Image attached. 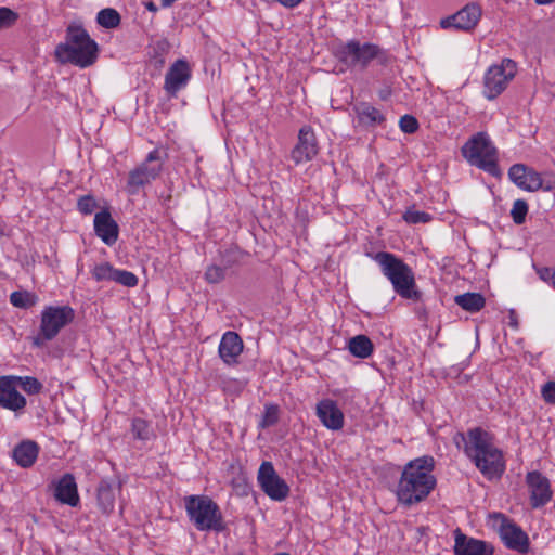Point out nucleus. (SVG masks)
Wrapping results in <instances>:
<instances>
[{"label": "nucleus", "mask_w": 555, "mask_h": 555, "mask_svg": "<svg viewBox=\"0 0 555 555\" xmlns=\"http://www.w3.org/2000/svg\"><path fill=\"white\" fill-rule=\"evenodd\" d=\"M279 422V406L275 404H267L262 414L259 426L261 428H268L275 425Z\"/></svg>", "instance_id": "f704fd0d"}, {"label": "nucleus", "mask_w": 555, "mask_h": 555, "mask_svg": "<svg viewBox=\"0 0 555 555\" xmlns=\"http://www.w3.org/2000/svg\"><path fill=\"white\" fill-rule=\"evenodd\" d=\"M358 121L364 127H375L385 121L384 115L374 106L367 103H360L354 107Z\"/></svg>", "instance_id": "393cba45"}, {"label": "nucleus", "mask_w": 555, "mask_h": 555, "mask_svg": "<svg viewBox=\"0 0 555 555\" xmlns=\"http://www.w3.org/2000/svg\"><path fill=\"white\" fill-rule=\"evenodd\" d=\"M18 20V14L7 7L0 8V29L13 26Z\"/></svg>", "instance_id": "a19ab883"}, {"label": "nucleus", "mask_w": 555, "mask_h": 555, "mask_svg": "<svg viewBox=\"0 0 555 555\" xmlns=\"http://www.w3.org/2000/svg\"><path fill=\"white\" fill-rule=\"evenodd\" d=\"M96 22L104 28L112 29L120 24V14L112 8H106L98 13Z\"/></svg>", "instance_id": "2f4dec72"}, {"label": "nucleus", "mask_w": 555, "mask_h": 555, "mask_svg": "<svg viewBox=\"0 0 555 555\" xmlns=\"http://www.w3.org/2000/svg\"><path fill=\"white\" fill-rule=\"evenodd\" d=\"M38 444L34 441H23L13 450V457L22 467H30L38 456Z\"/></svg>", "instance_id": "b1692460"}, {"label": "nucleus", "mask_w": 555, "mask_h": 555, "mask_svg": "<svg viewBox=\"0 0 555 555\" xmlns=\"http://www.w3.org/2000/svg\"><path fill=\"white\" fill-rule=\"evenodd\" d=\"M98 504L104 514H109L115 507V492L112 483L101 480L98 486Z\"/></svg>", "instance_id": "a878e982"}, {"label": "nucleus", "mask_w": 555, "mask_h": 555, "mask_svg": "<svg viewBox=\"0 0 555 555\" xmlns=\"http://www.w3.org/2000/svg\"><path fill=\"white\" fill-rule=\"evenodd\" d=\"M455 555H493V547L486 541L467 537L460 529L455 530Z\"/></svg>", "instance_id": "6ab92c4d"}, {"label": "nucleus", "mask_w": 555, "mask_h": 555, "mask_svg": "<svg viewBox=\"0 0 555 555\" xmlns=\"http://www.w3.org/2000/svg\"><path fill=\"white\" fill-rule=\"evenodd\" d=\"M153 49L155 55H164L168 50V43L166 41H158Z\"/></svg>", "instance_id": "a18cd8bd"}, {"label": "nucleus", "mask_w": 555, "mask_h": 555, "mask_svg": "<svg viewBox=\"0 0 555 555\" xmlns=\"http://www.w3.org/2000/svg\"><path fill=\"white\" fill-rule=\"evenodd\" d=\"M258 482L262 491L274 501H283L289 493L287 483L276 474L271 462H263L258 470Z\"/></svg>", "instance_id": "9b49d317"}, {"label": "nucleus", "mask_w": 555, "mask_h": 555, "mask_svg": "<svg viewBox=\"0 0 555 555\" xmlns=\"http://www.w3.org/2000/svg\"><path fill=\"white\" fill-rule=\"evenodd\" d=\"M225 275L227 270L221 264H211L205 271V280L210 284L220 283Z\"/></svg>", "instance_id": "58836bf2"}, {"label": "nucleus", "mask_w": 555, "mask_h": 555, "mask_svg": "<svg viewBox=\"0 0 555 555\" xmlns=\"http://www.w3.org/2000/svg\"><path fill=\"white\" fill-rule=\"evenodd\" d=\"M114 282L126 287H135L139 283V279L134 273L130 271L116 269L114 274Z\"/></svg>", "instance_id": "e433bc0d"}, {"label": "nucleus", "mask_w": 555, "mask_h": 555, "mask_svg": "<svg viewBox=\"0 0 555 555\" xmlns=\"http://www.w3.org/2000/svg\"><path fill=\"white\" fill-rule=\"evenodd\" d=\"M508 178L518 188L528 192H535L543 189L541 175L524 164H514L511 166L508 169ZM544 190L550 191L551 186L548 185L544 188Z\"/></svg>", "instance_id": "dca6fc26"}, {"label": "nucleus", "mask_w": 555, "mask_h": 555, "mask_svg": "<svg viewBox=\"0 0 555 555\" xmlns=\"http://www.w3.org/2000/svg\"><path fill=\"white\" fill-rule=\"evenodd\" d=\"M115 268L109 262L96 264L92 270V276L95 281H114Z\"/></svg>", "instance_id": "72a5a7b5"}, {"label": "nucleus", "mask_w": 555, "mask_h": 555, "mask_svg": "<svg viewBox=\"0 0 555 555\" xmlns=\"http://www.w3.org/2000/svg\"><path fill=\"white\" fill-rule=\"evenodd\" d=\"M461 152L469 165L486 171L492 177L501 176L498 164L499 152L487 132H477L470 137L462 146Z\"/></svg>", "instance_id": "39448f33"}, {"label": "nucleus", "mask_w": 555, "mask_h": 555, "mask_svg": "<svg viewBox=\"0 0 555 555\" xmlns=\"http://www.w3.org/2000/svg\"><path fill=\"white\" fill-rule=\"evenodd\" d=\"M130 431L132 434L133 439L141 441H147L153 436V429L151 428L150 423L140 417H134L131 421Z\"/></svg>", "instance_id": "c756f323"}, {"label": "nucleus", "mask_w": 555, "mask_h": 555, "mask_svg": "<svg viewBox=\"0 0 555 555\" xmlns=\"http://www.w3.org/2000/svg\"><path fill=\"white\" fill-rule=\"evenodd\" d=\"M176 0H162V5L164 8L170 7Z\"/></svg>", "instance_id": "09e8293b"}, {"label": "nucleus", "mask_w": 555, "mask_h": 555, "mask_svg": "<svg viewBox=\"0 0 555 555\" xmlns=\"http://www.w3.org/2000/svg\"><path fill=\"white\" fill-rule=\"evenodd\" d=\"M554 0H535V2L538 4H550L552 3Z\"/></svg>", "instance_id": "8fccbe9b"}, {"label": "nucleus", "mask_w": 555, "mask_h": 555, "mask_svg": "<svg viewBox=\"0 0 555 555\" xmlns=\"http://www.w3.org/2000/svg\"><path fill=\"white\" fill-rule=\"evenodd\" d=\"M26 405L27 400L16 389L13 375L0 376V406L18 415Z\"/></svg>", "instance_id": "f3484780"}, {"label": "nucleus", "mask_w": 555, "mask_h": 555, "mask_svg": "<svg viewBox=\"0 0 555 555\" xmlns=\"http://www.w3.org/2000/svg\"><path fill=\"white\" fill-rule=\"evenodd\" d=\"M220 256V264L228 270L240 263L242 259V251L237 247H232L222 251Z\"/></svg>", "instance_id": "473e14b6"}, {"label": "nucleus", "mask_w": 555, "mask_h": 555, "mask_svg": "<svg viewBox=\"0 0 555 555\" xmlns=\"http://www.w3.org/2000/svg\"><path fill=\"white\" fill-rule=\"evenodd\" d=\"M94 232L108 246L114 245L119 235V227L112 218L108 209H103L94 216Z\"/></svg>", "instance_id": "412c9836"}, {"label": "nucleus", "mask_w": 555, "mask_h": 555, "mask_svg": "<svg viewBox=\"0 0 555 555\" xmlns=\"http://www.w3.org/2000/svg\"><path fill=\"white\" fill-rule=\"evenodd\" d=\"M528 204L525 199H516L511 210V216L515 224H522L528 214Z\"/></svg>", "instance_id": "c9c22d12"}, {"label": "nucleus", "mask_w": 555, "mask_h": 555, "mask_svg": "<svg viewBox=\"0 0 555 555\" xmlns=\"http://www.w3.org/2000/svg\"><path fill=\"white\" fill-rule=\"evenodd\" d=\"M315 414L327 429L339 430L344 427V413L332 399H323L318 402Z\"/></svg>", "instance_id": "aec40b11"}, {"label": "nucleus", "mask_w": 555, "mask_h": 555, "mask_svg": "<svg viewBox=\"0 0 555 555\" xmlns=\"http://www.w3.org/2000/svg\"><path fill=\"white\" fill-rule=\"evenodd\" d=\"M192 77V70L189 63L183 60H177L165 75L164 90L169 96H177L178 92L186 87Z\"/></svg>", "instance_id": "4468645a"}, {"label": "nucleus", "mask_w": 555, "mask_h": 555, "mask_svg": "<svg viewBox=\"0 0 555 555\" xmlns=\"http://www.w3.org/2000/svg\"><path fill=\"white\" fill-rule=\"evenodd\" d=\"M502 521L499 528V534L504 545L520 554H527L530 542L527 533L515 522L500 515Z\"/></svg>", "instance_id": "ddd939ff"}, {"label": "nucleus", "mask_w": 555, "mask_h": 555, "mask_svg": "<svg viewBox=\"0 0 555 555\" xmlns=\"http://www.w3.org/2000/svg\"><path fill=\"white\" fill-rule=\"evenodd\" d=\"M435 459L423 455L408 462L401 473L396 495L398 502L405 507L424 501L437 485L433 475Z\"/></svg>", "instance_id": "f257e3e1"}, {"label": "nucleus", "mask_w": 555, "mask_h": 555, "mask_svg": "<svg viewBox=\"0 0 555 555\" xmlns=\"http://www.w3.org/2000/svg\"><path fill=\"white\" fill-rule=\"evenodd\" d=\"M184 501L188 517L198 531L225 530L220 507L212 499L207 495H190Z\"/></svg>", "instance_id": "423d86ee"}, {"label": "nucleus", "mask_w": 555, "mask_h": 555, "mask_svg": "<svg viewBox=\"0 0 555 555\" xmlns=\"http://www.w3.org/2000/svg\"><path fill=\"white\" fill-rule=\"evenodd\" d=\"M370 257L379 266L383 275L390 281L399 296L420 300L421 292L415 288L414 272L402 259L388 251L370 254Z\"/></svg>", "instance_id": "20e7f679"}, {"label": "nucleus", "mask_w": 555, "mask_h": 555, "mask_svg": "<svg viewBox=\"0 0 555 555\" xmlns=\"http://www.w3.org/2000/svg\"><path fill=\"white\" fill-rule=\"evenodd\" d=\"M154 60H155V65L157 67H163L164 66V64H165L164 55H154Z\"/></svg>", "instance_id": "49530a36"}, {"label": "nucleus", "mask_w": 555, "mask_h": 555, "mask_svg": "<svg viewBox=\"0 0 555 555\" xmlns=\"http://www.w3.org/2000/svg\"><path fill=\"white\" fill-rule=\"evenodd\" d=\"M454 301L462 309L470 313L480 311L486 305V299L480 293L470 292L456 295Z\"/></svg>", "instance_id": "bb28decb"}, {"label": "nucleus", "mask_w": 555, "mask_h": 555, "mask_svg": "<svg viewBox=\"0 0 555 555\" xmlns=\"http://www.w3.org/2000/svg\"><path fill=\"white\" fill-rule=\"evenodd\" d=\"M482 14L480 5L476 2L467 3L456 13L440 21L443 29L454 28L456 30L469 31L474 29Z\"/></svg>", "instance_id": "f8f14e48"}, {"label": "nucleus", "mask_w": 555, "mask_h": 555, "mask_svg": "<svg viewBox=\"0 0 555 555\" xmlns=\"http://www.w3.org/2000/svg\"><path fill=\"white\" fill-rule=\"evenodd\" d=\"M13 380L16 385V388L20 387L23 391L30 396L39 395L43 389L42 383L33 376L13 375Z\"/></svg>", "instance_id": "c85d7f7f"}, {"label": "nucleus", "mask_w": 555, "mask_h": 555, "mask_svg": "<svg viewBox=\"0 0 555 555\" xmlns=\"http://www.w3.org/2000/svg\"><path fill=\"white\" fill-rule=\"evenodd\" d=\"M526 482L530 492V504L533 508L546 505L553 495L547 477L538 470L529 472Z\"/></svg>", "instance_id": "2eb2a0df"}, {"label": "nucleus", "mask_w": 555, "mask_h": 555, "mask_svg": "<svg viewBox=\"0 0 555 555\" xmlns=\"http://www.w3.org/2000/svg\"><path fill=\"white\" fill-rule=\"evenodd\" d=\"M399 127L404 133L412 134L418 130L420 124L412 115H404L399 120Z\"/></svg>", "instance_id": "79ce46f5"}, {"label": "nucleus", "mask_w": 555, "mask_h": 555, "mask_svg": "<svg viewBox=\"0 0 555 555\" xmlns=\"http://www.w3.org/2000/svg\"><path fill=\"white\" fill-rule=\"evenodd\" d=\"M164 159L159 150L151 151L145 159L129 171L126 191L129 195H137L139 191L156 180L163 170Z\"/></svg>", "instance_id": "1a4fd4ad"}, {"label": "nucleus", "mask_w": 555, "mask_h": 555, "mask_svg": "<svg viewBox=\"0 0 555 555\" xmlns=\"http://www.w3.org/2000/svg\"><path fill=\"white\" fill-rule=\"evenodd\" d=\"M38 297L27 291H16L10 295L11 304L16 308L28 309L36 305Z\"/></svg>", "instance_id": "7c9ffc66"}, {"label": "nucleus", "mask_w": 555, "mask_h": 555, "mask_svg": "<svg viewBox=\"0 0 555 555\" xmlns=\"http://www.w3.org/2000/svg\"><path fill=\"white\" fill-rule=\"evenodd\" d=\"M402 218L405 222L411 224L426 223L433 219L428 212L416 210L413 207L406 209Z\"/></svg>", "instance_id": "4c0bfd02"}, {"label": "nucleus", "mask_w": 555, "mask_h": 555, "mask_svg": "<svg viewBox=\"0 0 555 555\" xmlns=\"http://www.w3.org/2000/svg\"><path fill=\"white\" fill-rule=\"evenodd\" d=\"M517 72L516 62L504 59L500 65L488 68L483 77V94L488 100L498 98L515 77Z\"/></svg>", "instance_id": "9d476101"}, {"label": "nucleus", "mask_w": 555, "mask_h": 555, "mask_svg": "<svg viewBox=\"0 0 555 555\" xmlns=\"http://www.w3.org/2000/svg\"><path fill=\"white\" fill-rule=\"evenodd\" d=\"M545 402L555 404V382H547L541 389Z\"/></svg>", "instance_id": "37998d69"}, {"label": "nucleus", "mask_w": 555, "mask_h": 555, "mask_svg": "<svg viewBox=\"0 0 555 555\" xmlns=\"http://www.w3.org/2000/svg\"><path fill=\"white\" fill-rule=\"evenodd\" d=\"M54 498L62 504L77 506L79 504V494L77 483L72 474L63 475L55 485Z\"/></svg>", "instance_id": "5701e85b"}, {"label": "nucleus", "mask_w": 555, "mask_h": 555, "mask_svg": "<svg viewBox=\"0 0 555 555\" xmlns=\"http://www.w3.org/2000/svg\"><path fill=\"white\" fill-rule=\"evenodd\" d=\"M337 60L347 67H360L364 69L369 64L384 55L383 50L374 43L352 39L340 44L335 53Z\"/></svg>", "instance_id": "6e6552de"}, {"label": "nucleus", "mask_w": 555, "mask_h": 555, "mask_svg": "<svg viewBox=\"0 0 555 555\" xmlns=\"http://www.w3.org/2000/svg\"><path fill=\"white\" fill-rule=\"evenodd\" d=\"M145 8L149 10V11H152V12H156L157 11V7L154 2L150 1L147 3H145Z\"/></svg>", "instance_id": "de8ad7c7"}, {"label": "nucleus", "mask_w": 555, "mask_h": 555, "mask_svg": "<svg viewBox=\"0 0 555 555\" xmlns=\"http://www.w3.org/2000/svg\"><path fill=\"white\" fill-rule=\"evenodd\" d=\"M98 43L90 38L88 31L78 24H70L66 29V42L56 46L54 55L62 63L86 68L98 59Z\"/></svg>", "instance_id": "7ed1b4c3"}, {"label": "nucleus", "mask_w": 555, "mask_h": 555, "mask_svg": "<svg viewBox=\"0 0 555 555\" xmlns=\"http://www.w3.org/2000/svg\"><path fill=\"white\" fill-rule=\"evenodd\" d=\"M348 349L357 358H369L374 350L373 343L365 335H357L349 340Z\"/></svg>", "instance_id": "cd10ccee"}, {"label": "nucleus", "mask_w": 555, "mask_h": 555, "mask_svg": "<svg viewBox=\"0 0 555 555\" xmlns=\"http://www.w3.org/2000/svg\"><path fill=\"white\" fill-rule=\"evenodd\" d=\"M98 208V202L93 195H83L77 202V209L82 215H91Z\"/></svg>", "instance_id": "ea45409f"}, {"label": "nucleus", "mask_w": 555, "mask_h": 555, "mask_svg": "<svg viewBox=\"0 0 555 555\" xmlns=\"http://www.w3.org/2000/svg\"><path fill=\"white\" fill-rule=\"evenodd\" d=\"M243 347V340L237 333L225 332L219 344V356L228 365L236 364Z\"/></svg>", "instance_id": "4be33fe9"}, {"label": "nucleus", "mask_w": 555, "mask_h": 555, "mask_svg": "<svg viewBox=\"0 0 555 555\" xmlns=\"http://www.w3.org/2000/svg\"><path fill=\"white\" fill-rule=\"evenodd\" d=\"M464 442V453L489 480L499 479L505 472L503 452L493 443L491 434L480 427L459 434Z\"/></svg>", "instance_id": "f03ea898"}, {"label": "nucleus", "mask_w": 555, "mask_h": 555, "mask_svg": "<svg viewBox=\"0 0 555 555\" xmlns=\"http://www.w3.org/2000/svg\"><path fill=\"white\" fill-rule=\"evenodd\" d=\"M75 311L69 306H47L40 318L38 334L33 337V345L41 348L54 339L62 328L73 322Z\"/></svg>", "instance_id": "0eeeda50"}, {"label": "nucleus", "mask_w": 555, "mask_h": 555, "mask_svg": "<svg viewBox=\"0 0 555 555\" xmlns=\"http://www.w3.org/2000/svg\"><path fill=\"white\" fill-rule=\"evenodd\" d=\"M538 275L544 282L551 283L555 288V269L543 267L537 270Z\"/></svg>", "instance_id": "c03bdc74"}, {"label": "nucleus", "mask_w": 555, "mask_h": 555, "mask_svg": "<svg viewBox=\"0 0 555 555\" xmlns=\"http://www.w3.org/2000/svg\"><path fill=\"white\" fill-rule=\"evenodd\" d=\"M318 154L315 134L310 126H304L298 133V142L292 150V159L295 164L311 160Z\"/></svg>", "instance_id": "a211bd4d"}]
</instances>
